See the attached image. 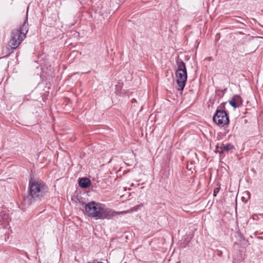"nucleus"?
I'll use <instances>...</instances> for the list:
<instances>
[{
  "label": "nucleus",
  "mask_w": 263,
  "mask_h": 263,
  "mask_svg": "<svg viewBox=\"0 0 263 263\" xmlns=\"http://www.w3.org/2000/svg\"><path fill=\"white\" fill-rule=\"evenodd\" d=\"M48 192V187L44 182L30 179L29 181L28 194L24 196V204L30 205L41 201Z\"/></svg>",
  "instance_id": "1"
},
{
  "label": "nucleus",
  "mask_w": 263,
  "mask_h": 263,
  "mask_svg": "<svg viewBox=\"0 0 263 263\" xmlns=\"http://www.w3.org/2000/svg\"><path fill=\"white\" fill-rule=\"evenodd\" d=\"M85 204L84 209L86 214L90 218L98 219H110L116 215V213L111 209L100 202L91 201Z\"/></svg>",
  "instance_id": "2"
},
{
  "label": "nucleus",
  "mask_w": 263,
  "mask_h": 263,
  "mask_svg": "<svg viewBox=\"0 0 263 263\" xmlns=\"http://www.w3.org/2000/svg\"><path fill=\"white\" fill-rule=\"evenodd\" d=\"M213 120L218 126L223 127L229 124V114L226 111L216 110L213 117Z\"/></svg>",
  "instance_id": "3"
},
{
  "label": "nucleus",
  "mask_w": 263,
  "mask_h": 263,
  "mask_svg": "<svg viewBox=\"0 0 263 263\" xmlns=\"http://www.w3.org/2000/svg\"><path fill=\"white\" fill-rule=\"evenodd\" d=\"M25 39V35H21L17 29H14L11 32V39L8 42V46L11 49H15Z\"/></svg>",
  "instance_id": "4"
},
{
  "label": "nucleus",
  "mask_w": 263,
  "mask_h": 263,
  "mask_svg": "<svg viewBox=\"0 0 263 263\" xmlns=\"http://www.w3.org/2000/svg\"><path fill=\"white\" fill-rule=\"evenodd\" d=\"M175 74L176 82L178 86V90L182 91L187 81V72L176 71Z\"/></svg>",
  "instance_id": "5"
},
{
  "label": "nucleus",
  "mask_w": 263,
  "mask_h": 263,
  "mask_svg": "<svg viewBox=\"0 0 263 263\" xmlns=\"http://www.w3.org/2000/svg\"><path fill=\"white\" fill-rule=\"evenodd\" d=\"M229 102L232 107L236 108L242 105L243 101L240 96L234 95L232 99L229 101Z\"/></svg>",
  "instance_id": "6"
},
{
  "label": "nucleus",
  "mask_w": 263,
  "mask_h": 263,
  "mask_svg": "<svg viewBox=\"0 0 263 263\" xmlns=\"http://www.w3.org/2000/svg\"><path fill=\"white\" fill-rule=\"evenodd\" d=\"M16 29L18 31L19 33H21V35H25L26 36L28 31L27 14H26V18L22 25L20 27L19 29Z\"/></svg>",
  "instance_id": "7"
},
{
  "label": "nucleus",
  "mask_w": 263,
  "mask_h": 263,
  "mask_svg": "<svg viewBox=\"0 0 263 263\" xmlns=\"http://www.w3.org/2000/svg\"><path fill=\"white\" fill-rule=\"evenodd\" d=\"M78 183L81 187L86 189L90 186L91 181L88 178L83 177L79 179Z\"/></svg>",
  "instance_id": "8"
},
{
  "label": "nucleus",
  "mask_w": 263,
  "mask_h": 263,
  "mask_svg": "<svg viewBox=\"0 0 263 263\" xmlns=\"http://www.w3.org/2000/svg\"><path fill=\"white\" fill-rule=\"evenodd\" d=\"M177 69L176 71L187 72L185 63L178 57L176 59Z\"/></svg>",
  "instance_id": "9"
},
{
  "label": "nucleus",
  "mask_w": 263,
  "mask_h": 263,
  "mask_svg": "<svg viewBox=\"0 0 263 263\" xmlns=\"http://www.w3.org/2000/svg\"><path fill=\"white\" fill-rule=\"evenodd\" d=\"M234 147V145L231 143H227L226 145L222 144V146L220 147L216 146V149L219 153L220 154L221 152L223 153V152H229Z\"/></svg>",
  "instance_id": "10"
},
{
  "label": "nucleus",
  "mask_w": 263,
  "mask_h": 263,
  "mask_svg": "<svg viewBox=\"0 0 263 263\" xmlns=\"http://www.w3.org/2000/svg\"><path fill=\"white\" fill-rule=\"evenodd\" d=\"M226 102H223L220 104V105L217 107L216 110H219L220 111H226L225 110V105L226 104Z\"/></svg>",
  "instance_id": "11"
},
{
  "label": "nucleus",
  "mask_w": 263,
  "mask_h": 263,
  "mask_svg": "<svg viewBox=\"0 0 263 263\" xmlns=\"http://www.w3.org/2000/svg\"><path fill=\"white\" fill-rule=\"evenodd\" d=\"M219 188L215 189L214 190V193H213L214 196H216V195L217 194V193L219 192Z\"/></svg>",
  "instance_id": "12"
},
{
  "label": "nucleus",
  "mask_w": 263,
  "mask_h": 263,
  "mask_svg": "<svg viewBox=\"0 0 263 263\" xmlns=\"http://www.w3.org/2000/svg\"><path fill=\"white\" fill-rule=\"evenodd\" d=\"M220 92H221V93H218V96H219L220 97H222L223 96L224 92L223 90H221Z\"/></svg>",
  "instance_id": "13"
},
{
  "label": "nucleus",
  "mask_w": 263,
  "mask_h": 263,
  "mask_svg": "<svg viewBox=\"0 0 263 263\" xmlns=\"http://www.w3.org/2000/svg\"><path fill=\"white\" fill-rule=\"evenodd\" d=\"M136 102H137V101H136V100L135 99H133L132 100V104H133V103H136Z\"/></svg>",
  "instance_id": "14"
}]
</instances>
